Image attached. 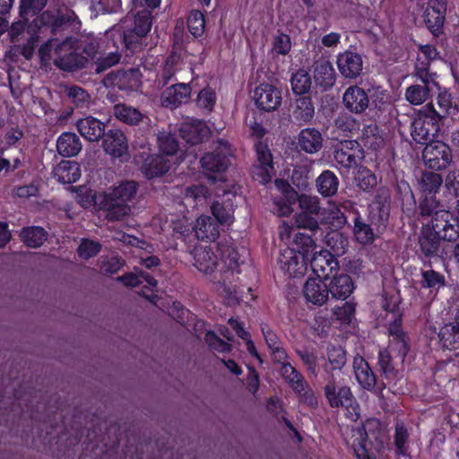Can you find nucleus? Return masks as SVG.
<instances>
[{
  "label": "nucleus",
  "instance_id": "f257e3e1",
  "mask_svg": "<svg viewBox=\"0 0 459 459\" xmlns=\"http://www.w3.org/2000/svg\"><path fill=\"white\" fill-rule=\"evenodd\" d=\"M390 217V203L386 200H377L361 214L358 209H352L348 216L342 214L343 222L351 220L352 233L356 241L363 246L374 243L378 234H381L387 226Z\"/></svg>",
  "mask_w": 459,
  "mask_h": 459
},
{
  "label": "nucleus",
  "instance_id": "f03ea898",
  "mask_svg": "<svg viewBox=\"0 0 459 459\" xmlns=\"http://www.w3.org/2000/svg\"><path fill=\"white\" fill-rule=\"evenodd\" d=\"M39 56L43 62H48L54 56L55 64L63 70H73L82 67L95 57V43L92 39L86 44V40L80 42L68 39L62 43L56 39H50L39 48Z\"/></svg>",
  "mask_w": 459,
  "mask_h": 459
},
{
  "label": "nucleus",
  "instance_id": "7ed1b4c3",
  "mask_svg": "<svg viewBox=\"0 0 459 459\" xmlns=\"http://www.w3.org/2000/svg\"><path fill=\"white\" fill-rule=\"evenodd\" d=\"M459 239V218L452 212L437 213L430 223L423 224L418 245L420 255L430 259L437 256L440 241L456 242Z\"/></svg>",
  "mask_w": 459,
  "mask_h": 459
},
{
  "label": "nucleus",
  "instance_id": "20e7f679",
  "mask_svg": "<svg viewBox=\"0 0 459 459\" xmlns=\"http://www.w3.org/2000/svg\"><path fill=\"white\" fill-rule=\"evenodd\" d=\"M328 383L324 387L325 396L333 409H342L344 416L356 422L360 417V407L348 385H338L333 378L327 377Z\"/></svg>",
  "mask_w": 459,
  "mask_h": 459
},
{
  "label": "nucleus",
  "instance_id": "39448f33",
  "mask_svg": "<svg viewBox=\"0 0 459 459\" xmlns=\"http://www.w3.org/2000/svg\"><path fill=\"white\" fill-rule=\"evenodd\" d=\"M231 145L226 140L219 139L214 149L206 152L200 160L204 176L213 181L221 180L230 165Z\"/></svg>",
  "mask_w": 459,
  "mask_h": 459
},
{
  "label": "nucleus",
  "instance_id": "423d86ee",
  "mask_svg": "<svg viewBox=\"0 0 459 459\" xmlns=\"http://www.w3.org/2000/svg\"><path fill=\"white\" fill-rule=\"evenodd\" d=\"M133 5L135 11L134 28L124 35V44L127 49L137 52L143 48L145 37L152 28V18L147 9L137 10L142 6L140 0H134Z\"/></svg>",
  "mask_w": 459,
  "mask_h": 459
},
{
  "label": "nucleus",
  "instance_id": "0eeeda50",
  "mask_svg": "<svg viewBox=\"0 0 459 459\" xmlns=\"http://www.w3.org/2000/svg\"><path fill=\"white\" fill-rule=\"evenodd\" d=\"M452 160V150L442 141H430L422 151L423 164L430 170H444L449 167Z\"/></svg>",
  "mask_w": 459,
  "mask_h": 459
},
{
  "label": "nucleus",
  "instance_id": "6e6552de",
  "mask_svg": "<svg viewBox=\"0 0 459 459\" xmlns=\"http://www.w3.org/2000/svg\"><path fill=\"white\" fill-rule=\"evenodd\" d=\"M353 371L359 385L369 392L380 394L386 388V384L377 375L364 357L357 354L353 358Z\"/></svg>",
  "mask_w": 459,
  "mask_h": 459
},
{
  "label": "nucleus",
  "instance_id": "1a4fd4ad",
  "mask_svg": "<svg viewBox=\"0 0 459 459\" xmlns=\"http://www.w3.org/2000/svg\"><path fill=\"white\" fill-rule=\"evenodd\" d=\"M380 429L379 420L372 418L367 420L361 428L352 429L351 448L357 459H376V456L368 452V435Z\"/></svg>",
  "mask_w": 459,
  "mask_h": 459
},
{
  "label": "nucleus",
  "instance_id": "9d476101",
  "mask_svg": "<svg viewBox=\"0 0 459 459\" xmlns=\"http://www.w3.org/2000/svg\"><path fill=\"white\" fill-rule=\"evenodd\" d=\"M309 258L293 249H284L279 258L278 264L281 270L290 278H300L307 270Z\"/></svg>",
  "mask_w": 459,
  "mask_h": 459
},
{
  "label": "nucleus",
  "instance_id": "9b49d317",
  "mask_svg": "<svg viewBox=\"0 0 459 459\" xmlns=\"http://www.w3.org/2000/svg\"><path fill=\"white\" fill-rule=\"evenodd\" d=\"M422 65V67L418 68L417 76L424 83V86L412 85L408 87L405 92L406 100L412 105L422 104L426 100L429 92L432 91L434 87L438 88V83L436 80L437 75L435 74H429L426 71L425 64Z\"/></svg>",
  "mask_w": 459,
  "mask_h": 459
},
{
  "label": "nucleus",
  "instance_id": "f8f14e48",
  "mask_svg": "<svg viewBox=\"0 0 459 459\" xmlns=\"http://www.w3.org/2000/svg\"><path fill=\"white\" fill-rule=\"evenodd\" d=\"M218 252L221 255V266L220 269L221 279L225 284L228 281L232 282L230 276H234L235 273H240V265L243 262L239 261V254L232 244L218 243Z\"/></svg>",
  "mask_w": 459,
  "mask_h": 459
},
{
  "label": "nucleus",
  "instance_id": "ddd939ff",
  "mask_svg": "<svg viewBox=\"0 0 459 459\" xmlns=\"http://www.w3.org/2000/svg\"><path fill=\"white\" fill-rule=\"evenodd\" d=\"M254 100L264 112L276 110L281 103V91L270 82H262L254 90Z\"/></svg>",
  "mask_w": 459,
  "mask_h": 459
},
{
  "label": "nucleus",
  "instance_id": "4468645a",
  "mask_svg": "<svg viewBox=\"0 0 459 459\" xmlns=\"http://www.w3.org/2000/svg\"><path fill=\"white\" fill-rule=\"evenodd\" d=\"M446 117H414L411 122V137L418 143L430 142L439 131V122Z\"/></svg>",
  "mask_w": 459,
  "mask_h": 459
},
{
  "label": "nucleus",
  "instance_id": "2eb2a0df",
  "mask_svg": "<svg viewBox=\"0 0 459 459\" xmlns=\"http://www.w3.org/2000/svg\"><path fill=\"white\" fill-rule=\"evenodd\" d=\"M389 344L386 348L390 354H394L401 363H403L408 352L411 350V340L406 332L402 328L400 323L394 322L389 327Z\"/></svg>",
  "mask_w": 459,
  "mask_h": 459
},
{
  "label": "nucleus",
  "instance_id": "dca6fc26",
  "mask_svg": "<svg viewBox=\"0 0 459 459\" xmlns=\"http://www.w3.org/2000/svg\"><path fill=\"white\" fill-rule=\"evenodd\" d=\"M308 262H310L312 272L316 277L326 281L339 270L338 259L328 250H322L319 253L313 254L312 257H309Z\"/></svg>",
  "mask_w": 459,
  "mask_h": 459
},
{
  "label": "nucleus",
  "instance_id": "f3484780",
  "mask_svg": "<svg viewBox=\"0 0 459 459\" xmlns=\"http://www.w3.org/2000/svg\"><path fill=\"white\" fill-rule=\"evenodd\" d=\"M94 199L100 210L107 212L106 216L109 221H121L131 212L128 204L121 202L107 193L100 194Z\"/></svg>",
  "mask_w": 459,
  "mask_h": 459
},
{
  "label": "nucleus",
  "instance_id": "a211bd4d",
  "mask_svg": "<svg viewBox=\"0 0 459 459\" xmlns=\"http://www.w3.org/2000/svg\"><path fill=\"white\" fill-rule=\"evenodd\" d=\"M360 153L361 149L357 141L345 140L335 145L333 158L342 167L350 169L357 166Z\"/></svg>",
  "mask_w": 459,
  "mask_h": 459
},
{
  "label": "nucleus",
  "instance_id": "6ab92c4d",
  "mask_svg": "<svg viewBox=\"0 0 459 459\" xmlns=\"http://www.w3.org/2000/svg\"><path fill=\"white\" fill-rule=\"evenodd\" d=\"M446 10V0H429L427 3L423 18L429 30L435 35H438L442 30Z\"/></svg>",
  "mask_w": 459,
  "mask_h": 459
},
{
  "label": "nucleus",
  "instance_id": "aec40b11",
  "mask_svg": "<svg viewBox=\"0 0 459 459\" xmlns=\"http://www.w3.org/2000/svg\"><path fill=\"white\" fill-rule=\"evenodd\" d=\"M236 195L230 191H225L222 197L215 200L211 205V211L216 221L220 224H230L234 219Z\"/></svg>",
  "mask_w": 459,
  "mask_h": 459
},
{
  "label": "nucleus",
  "instance_id": "412c9836",
  "mask_svg": "<svg viewBox=\"0 0 459 459\" xmlns=\"http://www.w3.org/2000/svg\"><path fill=\"white\" fill-rule=\"evenodd\" d=\"M178 132L182 139L193 145L204 142L211 134L210 128L200 119L181 123Z\"/></svg>",
  "mask_w": 459,
  "mask_h": 459
},
{
  "label": "nucleus",
  "instance_id": "4be33fe9",
  "mask_svg": "<svg viewBox=\"0 0 459 459\" xmlns=\"http://www.w3.org/2000/svg\"><path fill=\"white\" fill-rule=\"evenodd\" d=\"M328 291L333 299L346 300L353 293L356 285L351 275L334 273L327 281Z\"/></svg>",
  "mask_w": 459,
  "mask_h": 459
},
{
  "label": "nucleus",
  "instance_id": "5701e85b",
  "mask_svg": "<svg viewBox=\"0 0 459 459\" xmlns=\"http://www.w3.org/2000/svg\"><path fill=\"white\" fill-rule=\"evenodd\" d=\"M305 299L316 306L324 305L329 298L327 281L322 278H308L303 289Z\"/></svg>",
  "mask_w": 459,
  "mask_h": 459
},
{
  "label": "nucleus",
  "instance_id": "b1692460",
  "mask_svg": "<svg viewBox=\"0 0 459 459\" xmlns=\"http://www.w3.org/2000/svg\"><path fill=\"white\" fill-rule=\"evenodd\" d=\"M191 88L187 83H178L167 88L161 94L160 102L165 108L174 109L190 99Z\"/></svg>",
  "mask_w": 459,
  "mask_h": 459
},
{
  "label": "nucleus",
  "instance_id": "393cba45",
  "mask_svg": "<svg viewBox=\"0 0 459 459\" xmlns=\"http://www.w3.org/2000/svg\"><path fill=\"white\" fill-rule=\"evenodd\" d=\"M81 135L89 142H96L105 136V124L96 117H83L76 123Z\"/></svg>",
  "mask_w": 459,
  "mask_h": 459
},
{
  "label": "nucleus",
  "instance_id": "a878e982",
  "mask_svg": "<svg viewBox=\"0 0 459 459\" xmlns=\"http://www.w3.org/2000/svg\"><path fill=\"white\" fill-rule=\"evenodd\" d=\"M300 206L305 208L306 211L300 212L296 219L299 228L315 230L318 229L317 220L313 217V214L319 212L320 207L316 200L307 197H301L299 200Z\"/></svg>",
  "mask_w": 459,
  "mask_h": 459
},
{
  "label": "nucleus",
  "instance_id": "bb28decb",
  "mask_svg": "<svg viewBox=\"0 0 459 459\" xmlns=\"http://www.w3.org/2000/svg\"><path fill=\"white\" fill-rule=\"evenodd\" d=\"M194 228V237L201 241L213 242L220 236L219 223L211 216H200Z\"/></svg>",
  "mask_w": 459,
  "mask_h": 459
},
{
  "label": "nucleus",
  "instance_id": "cd10ccee",
  "mask_svg": "<svg viewBox=\"0 0 459 459\" xmlns=\"http://www.w3.org/2000/svg\"><path fill=\"white\" fill-rule=\"evenodd\" d=\"M171 161L163 154H148L142 165V170L147 178H154L166 174Z\"/></svg>",
  "mask_w": 459,
  "mask_h": 459
},
{
  "label": "nucleus",
  "instance_id": "c85d7f7f",
  "mask_svg": "<svg viewBox=\"0 0 459 459\" xmlns=\"http://www.w3.org/2000/svg\"><path fill=\"white\" fill-rule=\"evenodd\" d=\"M194 265L198 271L209 274L220 265L214 252L208 247H195L192 251Z\"/></svg>",
  "mask_w": 459,
  "mask_h": 459
},
{
  "label": "nucleus",
  "instance_id": "c756f323",
  "mask_svg": "<svg viewBox=\"0 0 459 459\" xmlns=\"http://www.w3.org/2000/svg\"><path fill=\"white\" fill-rule=\"evenodd\" d=\"M337 66L340 73L347 78H355L362 71L361 56L351 51H345L339 54L337 57Z\"/></svg>",
  "mask_w": 459,
  "mask_h": 459
},
{
  "label": "nucleus",
  "instance_id": "7c9ffc66",
  "mask_svg": "<svg viewBox=\"0 0 459 459\" xmlns=\"http://www.w3.org/2000/svg\"><path fill=\"white\" fill-rule=\"evenodd\" d=\"M314 82L316 86L324 91L331 88L335 82V72L333 65L326 59H319L313 65Z\"/></svg>",
  "mask_w": 459,
  "mask_h": 459
},
{
  "label": "nucleus",
  "instance_id": "2f4dec72",
  "mask_svg": "<svg viewBox=\"0 0 459 459\" xmlns=\"http://www.w3.org/2000/svg\"><path fill=\"white\" fill-rule=\"evenodd\" d=\"M342 99L346 108L351 113L360 114L368 107L366 92L358 86L349 87Z\"/></svg>",
  "mask_w": 459,
  "mask_h": 459
},
{
  "label": "nucleus",
  "instance_id": "473e14b6",
  "mask_svg": "<svg viewBox=\"0 0 459 459\" xmlns=\"http://www.w3.org/2000/svg\"><path fill=\"white\" fill-rule=\"evenodd\" d=\"M103 148L106 153L113 158H122L127 154L128 145L126 137L123 132L117 130L105 134Z\"/></svg>",
  "mask_w": 459,
  "mask_h": 459
},
{
  "label": "nucleus",
  "instance_id": "72a5a7b5",
  "mask_svg": "<svg viewBox=\"0 0 459 459\" xmlns=\"http://www.w3.org/2000/svg\"><path fill=\"white\" fill-rule=\"evenodd\" d=\"M437 336L442 349L449 351L459 349V324L455 320L445 324L439 329Z\"/></svg>",
  "mask_w": 459,
  "mask_h": 459
},
{
  "label": "nucleus",
  "instance_id": "f704fd0d",
  "mask_svg": "<svg viewBox=\"0 0 459 459\" xmlns=\"http://www.w3.org/2000/svg\"><path fill=\"white\" fill-rule=\"evenodd\" d=\"M298 144L307 153L317 152L323 144L321 133L315 128L302 129L299 134Z\"/></svg>",
  "mask_w": 459,
  "mask_h": 459
},
{
  "label": "nucleus",
  "instance_id": "c9c22d12",
  "mask_svg": "<svg viewBox=\"0 0 459 459\" xmlns=\"http://www.w3.org/2000/svg\"><path fill=\"white\" fill-rule=\"evenodd\" d=\"M9 35L12 42L15 43L19 41V36L22 35V38H26L27 44L24 45L22 48V54L25 56V58L30 59L33 49L35 47L36 38L34 37V30L30 31V30L25 31V25L22 22H17L13 23Z\"/></svg>",
  "mask_w": 459,
  "mask_h": 459
},
{
  "label": "nucleus",
  "instance_id": "e433bc0d",
  "mask_svg": "<svg viewBox=\"0 0 459 459\" xmlns=\"http://www.w3.org/2000/svg\"><path fill=\"white\" fill-rule=\"evenodd\" d=\"M54 175L62 184H73L80 178L81 168L74 160H62L54 169Z\"/></svg>",
  "mask_w": 459,
  "mask_h": 459
},
{
  "label": "nucleus",
  "instance_id": "4c0bfd02",
  "mask_svg": "<svg viewBox=\"0 0 459 459\" xmlns=\"http://www.w3.org/2000/svg\"><path fill=\"white\" fill-rule=\"evenodd\" d=\"M56 150L63 157H74L82 150L80 138L74 133H63L56 141Z\"/></svg>",
  "mask_w": 459,
  "mask_h": 459
},
{
  "label": "nucleus",
  "instance_id": "58836bf2",
  "mask_svg": "<svg viewBox=\"0 0 459 459\" xmlns=\"http://www.w3.org/2000/svg\"><path fill=\"white\" fill-rule=\"evenodd\" d=\"M385 133L376 124L365 125L362 130L363 145L373 152L385 146Z\"/></svg>",
  "mask_w": 459,
  "mask_h": 459
},
{
  "label": "nucleus",
  "instance_id": "ea45409f",
  "mask_svg": "<svg viewBox=\"0 0 459 459\" xmlns=\"http://www.w3.org/2000/svg\"><path fill=\"white\" fill-rule=\"evenodd\" d=\"M47 230L40 226H28L22 229L20 238L23 244L30 248L41 247L48 239Z\"/></svg>",
  "mask_w": 459,
  "mask_h": 459
},
{
  "label": "nucleus",
  "instance_id": "a19ab883",
  "mask_svg": "<svg viewBox=\"0 0 459 459\" xmlns=\"http://www.w3.org/2000/svg\"><path fill=\"white\" fill-rule=\"evenodd\" d=\"M409 438L410 433L406 424L402 420H397L394 425V453L397 456H409Z\"/></svg>",
  "mask_w": 459,
  "mask_h": 459
},
{
  "label": "nucleus",
  "instance_id": "79ce46f5",
  "mask_svg": "<svg viewBox=\"0 0 459 459\" xmlns=\"http://www.w3.org/2000/svg\"><path fill=\"white\" fill-rule=\"evenodd\" d=\"M443 184V178L434 170H424L419 180L420 195H437Z\"/></svg>",
  "mask_w": 459,
  "mask_h": 459
},
{
  "label": "nucleus",
  "instance_id": "37998d69",
  "mask_svg": "<svg viewBox=\"0 0 459 459\" xmlns=\"http://www.w3.org/2000/svg\"><path fill=\"white\" fill-rule=\"evenodd\" d=\"M440 207L441 204L437 195L432 196V195H420L417 210L420 217H431V220H434L437 213L449 212L448 210H444Z\"/></svg>",
  "mask_w": 459,
  "mask_h": 459
},
{
  "label": "nucleus",
  "instance_id": "c03bdc74",
  "mask_svg": "<svg viewBox=\"0 0 459 459\" xmlns=\"http://www.w3.org/2000/svg\"><path fill=\"white\" fill-rule=\"evenodd\" d=\"M377 370L383 381L395 379L397 370L395 369L394 358L387 349H380L377 354Z\"/></svg>",
  "mask_w": 459,
  "mask_h": 459
},
{
  "label": "nucleus",
  "instance_id": "a18cd8bd",
  "mask_svg": "<svg viewBox=\"0 0 459 459\" xmlns=\"http://www.w3.org/2000/svg\"><path fill=\"white\" fill-rule=\"evenodd\" d=\"M316 185L321 195L331 197L338 191L339 179L333 171L326 169L318 176Z\"/></svg>",
  "mask_w": 459,
  "mask_h": 459
},
{
  "label": "nucleus",
  "instance_id": "49530a36",
  "mask_svg": "<svg viewBox=\"0 0 459 459\" xmlns=\"http://www.w3.org/2000/svg\"><path fill=\"white\" fill-rule=\"evenodd\" d=\"M422 289L429 290L430 292L437 293L441 289L446 287V276L433 269L422 270L421 280L420 281Z\"/></svg>",
  "mask_w": 459,
  "mask_h": 459
},
{
  "label": "nucleus",
  "instance_id": "de8ad7c7",
  "mask_svg": "<svg viewBox=\"0 0 459 459\" xmlns=\"http://www.w3.org/2000/svg\"><path fill=\"white\" fill-rule=\"evenodd\" d=\"M327 358L328 363L324 366V370L328 375H332L333 371L341 370L345 366L346 351L342 346H331L327 349Z\"/></svg>",
  "mask_w": 459,
  "mask_h": 459
},
{
  "label": "nucleus",
  "instance_id": "09e8293b",
  "mask_svg": "<svg viewBox=\"0 0 459 459\" xmlns=\"http://www.w3.org/2000/svg\"><path fill=\"white\" fill-rule=\"evenodd\" d=\"M290 82L292 92L295 95H304L307 93L312 86L311 76L304 68H300L293 73Z\"/></svg>",
  "mask_w": 459,
  "mask_h": 459
},
{
  "label": "nucleus",
  "instance_id": "8fccbe9b",
  "mask_svg": "<svg viewBox=\"0 0 459 459\" xmlns=\"http://www.w3.org/2000/svg\"><path fill=\"white\" fill-rule=\"evenodd\" d=\"M280 374L293 391L302 390L306 379L302 374L290 363H282L280 368Z\"/></svg>",
  "mask_w": 459,
  "mask_h": 459
},
{
  "label": "nucleus",
  "instance_id": "3c124183",
  "mask_svg": "<svg viewBox=\"0 0 459 459\" xmlns=\"http://www.w3.org/2000/svg\"><path fill=\"white\" fill-rule=\"evenodd\" d=\"M138 190V184L134 180H126L120 183L109 194L112 197L128 204L134 197Z\"/></svg>",
  "mask_w": 459,
  "mask_h": 459
},
{
  "label": "nucleus",
  "instance_id": "603ef678",
  "mask_svg": "<svg viewBox=\"0 0 459 459\" xmlns=\"http://www.w3.org/2000/svg\"><path fill=\"white\" fill-rule=\"evenodd\" d=\"M354 182L356 186L364 192L370 191L377 184L376 175L370 169L363 166L357 169L354 175Z\"/></svg>",
  "mask_w": 459,
  "mask_h": 459
},
{
  "label": "nucleus",
  "instance_id": "864d4df0",
  "mask_svg": "<svg viewBox=\"0 0 459 459\" xmlns=\"http://www.w3.org/2000/svg\"><path fill=\"white\" fill-rule=\"evenodd\" d=\"M172 236L177 239L186 240V238L193 235V222L186 216L178 217L170 222Z\"/></svg>",
  "mask_w": 459,
  "mask_h": 459
},
{
  "label": "nucleus",
  "instance_id": "5fc2aeb1",
  "mask_svg": "<svg viewBox=\"0 0 459 459\" xmlns=\"http://www.w3.org/2000/svg\"><path fill=\"white\" fill-rule=\"evenodd\" d=\"M140 73L137 69L117 73L114 83L120 89L136 90L140 86Z\"/></svg>",
  "mask_w": 459,
  "mask_h": 459
},
{
  "label": "nucleus",
  "instance_id": "6e6d98bb",
  "mask_svg": "<svg viewBox=\"0 0 459 459\" xmlns=\"http://www.w3.org/2000/svg\"><path fill=\"white\" fill-rule=\"evenodd\" d=\"M315 247L316 245L312 236L299 232L294 237L292 247L288 249H293L295 252H299L309 258Z\"/></svg>",
  "mask_w": 459,
  "mask_h": 459
},
{
  "label": "nucleus",
  "instance_id": "4d7b16f0",
  "mask_svg": "<svg viewBox=\"0 0 459 459\" xmlns=\"http://www.w3.org/2000/svg\"><path fill=\"white\" fill-rule=\"evenodd\" d=\"M159 149L164 156H172L178 152V142L174 134L160 133L158 135Z\"/></svg>",
  "mask_w": 459,
  "mask_h": 459
},
{
  "label": "nucleus",
  "instance_id": "13d9d810",
  "mask_svg": "<svg viewBox=\"0 0 459 459\" xmlns=\"http://www.w3.org/2000/svg\"><path fill=\"white\" fill-rule=\"evenodd\" d=\"M217 96L215 90L207 86L200 91L196 97V105L206 112H212L216 103Z\"/></svg>",
  "mask_w": 459,
  "mask_h": 459
},
{
  "label": "nucleus",
  "instance_id": "bf43d9fd",
  "mask_svg": "<svg viewBox=\"0 0 459 459\" xmlns=\"http://www.w3.org/2000/svg\"><path fill=\"white\" fill-rule=\"evenodd\" d=\"M89 8L95 15L105 13H115L121 6V0H90Z\"/></svg>",
  "mask_w": 459,
  "mask_h": 459
},
{
  "label": "nucleus",
  "instance_id": "052dcab7",
  "mask_svg": "<svg viewBox=\"0 0 459 459\" xmlns=\"http://www.w3.org/2000/svg\"><path fill=\"white\" fill-rule=\"evenodd\" d=\"M101 244L99 241L90 238H82L77 248L79 257L82 259H90L96 256L101 251Z\"/></svg>",
  "mask_w": 459,
  "mask_h": 459
},
{
  "label": "nucleus",
  "instance_id": "680f3d73",
  "mask_svg": "<svg viewBox=\"0 0 459 459\" xmlns=\"http://www.w3.org/2000/svg\"><path fill=\"white\" fill-rule=\"evenodd\" d=\"M204 341L211 350L219 353H230L232 350V346L230 343L220 338L212 330L205 333Z\"/></svg>",
  "mask_w": 459,
  "mask_h": 459
},
{
  "label": "nucleus",
  "instance_id": "e2e57ef3",
  "mask_svg": "<svg viewBox=\"0 0 459 459\" xmlns=\"http://www.w3.org/2000/svg\"><path fill=\"white\" fill-rule=\"evenodd\" d=\"M254 149L256 152L260 167H270L273 169V155L267 143L262 141H255Z\"/></svg>",
  "mask_w": 459,
  "mask_h": 459
},
{
  "label": "nucleus",
  "instance_id": "0e129e2a",
  "mask_svg": "<svg viewBox=\"0 0 459 459\" xmlns=\"http://www.w3.org/2000/svg\"><path fill=\"white\" fill-rule=\"evenodd\" d=\"M355 310L356 303L346 301L342 306L333 308V315L342 324H350L354 316Z\"/></svg>",
  "mask_w": 459,
  "mask_h": 459
},
{
  "label": "nucleus",
  "instance_id": "69168bd1",
  "mask_svg": "<svg viewBox=\"0 0 459 459\" xmlns=\"http://www.w3.org/2000/svg\"><path fill=\"white\" fill-rule=\"evenodd\" d=\"M204 14L199 11H193L187 20L188 30L195 37H199L204 30Z\"/></svg>",
  "mask_w": 459,
  "mask_h": 459
},
{
  "label": "nucleus",
  "instance_id": "338daca9",
  "mask_svg": "<svg viewBox=\"0 0 459 459\" xmlns=\"http://www.w3.org/2000/svg\"><path fill=\"white\" fill-rule=\"evenodd\" d=\"M437 105L440 111L445 112L447 115H452L458 111L457 101L454 100L452 95L446 91H444L438 94Z\"/></svg>",
  "mask_w": 459,
  "mask_h": 459
},
{
  "label": "nucleus",
  "instance_id": "774afa93",
  "mask_svg": "<svg viewBox=\"0 0 459 459\" xmlns=\"http://www.w3.org/2000/svg\"><path fill=\"white\" fill-rule=\"evenodd\" d=\"M291 48L290 38L287 34L276 35L272 43V53L275 55H287Z\"/></svg>",
  "mask_w": 459,
  "mask_h": 459
}]
</instances>
